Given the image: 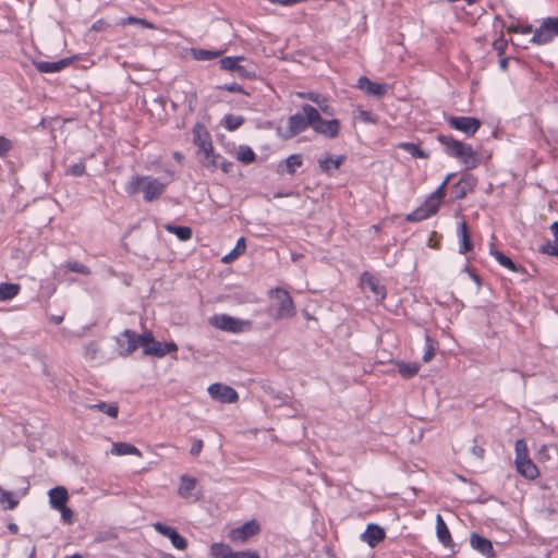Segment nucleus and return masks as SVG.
I'll return each mask as SVG.
<instances>
[{
  "mask_svg": "<svg viewBox=\"0 0 558 558\" xmlns=\"http://www.w3.org/2000/svg\"><path fill=\"white\" fill-rule=\"evenodd\" d=\"M178 345L174 342H162L155 340L153 344L146 345L143 350L144 355H151L155 357H163L171 352H177Z\"/></svg>",
  "mask_w": 558,
  "mask_h": 558,
  "instance_id": "nucleus-18",
  "label": "nucleus"
},
{
  "mask_svg": "<svg viewBox=\"0 0 558 558\" xmlns=\"http://www.w3.org/2000/svg\"><path fill=\"white\" fill-rule=\"evenodd\" d=\"M539 252L551 256H558V247L556 244L551 243H546L542 245Z\"/></svg>",
  "mask_w": 558,
  "mask_h": 558,
  "instance_id": "nucleus-54",
  "label": "nucleus"
},
{
  "mask_svg": "<svg viewBox=\"0 0 558 558\" xmlns=\"http://www.w3.org/2000/svg\"><path fill=\"white\" fill-rule=\"evenodd\" d=\"M209 324L220 330L238 333L243 331V327L251 323L227 314H216L209 318Z\"/></svg>",
  "mask_w": 558,
  "mask_h": 558,
  "instance_id": "nucleus-8",
  "label": "nucleus"
},
{
  "mask_svg": "<svg viewBox=\"0 0 558 558\" xmlns=\"http://www.w3.org/2000/svg\"><path fill=\"white\" fill-rule=\"evenodd\" d=\"M299 95H300V97L306 98V99L315 102V106H318L319 110L324 114H326V116L335 114L333 107L329 105L328 99L325 96H323L318 93H313V92L300 93Z\"/></svg>",
  "mask_w": 558,
  "mask_h": 558,
  "instance_id": "nucleus-23",
  "label": "nucleus"
},
{
  "mask_svg": "<svg viewBox=\"0 0 558 558\" xmlns=\"http://www.w3.org/2000/svg\"><path fill=\"white\" fill-rule=\"evenodd\" d=\"M85 171H86L85 163L83 161H80L77 163L71 165L66 169V174L72 175V177H82L85 173Z\"/></svg>",
  "mask_w": 558,
  "mask_h": 558,
  "instance_id": "nucleus-47",
  "label": "nucleus"
},
{
  "mask_svg": "<svg viewBox=\"0 0 558 558\" xmlns=\"http://www.w3.org/2000/svg\"><path fill=\"white\" fill-rule=\"evenodd\" d=\"M196 487V478L184 474L180 477V485L178 488V495L182 498H189L192 492Z\"/></svg>",
  "mask_w": 558,
  "mask_h": 558,
  "instance_id": "nucleus-29",
  "label": "nucleus"
},
{
  "mask_svg": "<svg viewBox=\"0 0 558 558\" xmlns=\"http://www.w3.org/2000/svg\"><path fill=\"white\" fill-rule=\"evenodd\" d=\"M61 512V518L65 523H72L73 522V511L64 506V508L58 509Z\"/></svg>",
  "mask_w": 558,
  "mask_h": 558,
  "instance_id": "nucleus-55",
  "label": "nucleus"
},
{
  "mask_svg": "<svg viewBox=\"0 0 558 558\" xmlns=\"http://www.w3.org/2000/svg\"><path fill=\"white\" fill-rule=\"evenodd\" d=\"M235 72L239 74L241 78L245 80H255L257 76L256 70L252 64L246 66L239 63Z\"/></svg>",
  "mask_w": 558,
  "mask_h": 558,
  "instance_id": "nucleus-42",
  "label": "nucleus"
},
{
  "mask_svg": "<svg viewBox=\"0 0 558 558\" xmlns=\"http://www.w3.org/2000/svg\"><path fill=\"white\" fill-rule=\"evenodd\" d=\"M457 236L459 242V252L461 254H466L473 250L471 233L465 221H461L458 225Z\"/></svg>",
  "mask_w": 558,
  "mask_h": 558,
  "instance_id": "nucleus-22",
  "label": "nucleus"
},
{
  "mask_svg": "<svg viewBox=\"0 0 558 558\" xmlns=\"http://www.w3.org/2000/svg\"><path fill=\"white\" fill-rule=\"evenodd\" d=\"M436 533H437V537H438L439 542L444 546L449 547L452 545V538H451L450 532L440 514H437V517H436Z\"/></svg>",
  "mask_w": 558,
  "mask_h": 558,
  "instance_id": "nucleus-28",
  "label": "nucleus"
},
{
  "mask_svg": "<svg viewBox=\"0 0 558 558\" xmlns=\"http://www.w3.org/2000/svg\"><path fill=\"white\" fill-rule=\"evenodd\" d=\"M211 558H260L256 551H234L230 545L225 543H213L209 548Z\"/></svg>",
  "mask_w": 558,
  "mask_h": 558,
  "instance_id": "nucleus-9",
  "label": "nucleus"
},
{
  "mask_svg": "<svg viewBox=\"0 0 558 558\" xmlns=\"http://www.w3.org/2000/svg\"><path fill=\"white\" fill-rule=\"evenodd\" d=\"M203 447H204V442H203V440H202V439H197V440H195V441L192 444V447H191V449H190V453H191V456H193V457H197V456L201 453V451H202Z\"/></svg>",
  "mask_w": 558,
  "mask_h": 558,
  "instance_id": "nucleus-56",
  "label": "nucleus"
},
{
  "mask_svg": "<svg viewBox=\"0 0 558 558\" xmlns=\"http://www.w3.org/2000/svg\"><path fill=\"white\" fill-rule=\"evenodd\" d=\"M12 149V142L0 135V157L7 156V154Z\"/></svg>",
  "mask_w": 558,
  "mask_h": 558,
  "instance_id": "nucleus-51",
  "label": "nucleus"
},
{
  "mask_svg": "<svg viewBox=\"0 0 558 558\" xmlns=\"http://www.w3.org/2000/svg\"><path fill=\"white\" fill-rule=\"evenodd\" d=\"M268 299L271 301L265 312L272 320H281L292 318L296 315L294 301L283 288L276 287L268 291Z\"/></svg>",
  "mask_w": 558,
  "mask_h": 558,
  "instance_id": "nucleus-1",
  "label": "nucleus"
},
{
  "mask_svg": "<svg viewBox=\"0 0 558 558\" xmlns=\"http://www.w3.org/2000/svg\"><path fill=\"white\" fill-rule=\"evenodd\" d=\"M303 165V157L301 154H292L282 160L277 168V172L281 174L283 171L290 175L295 174L296 168Z\"/></svg>",
  "mask_w": 558,
  "mask_h": 558,
  "instance_id": "nucleus-24",
  "label": "nucleus"
},
{
  "mask_svg": "<svg viewBox=\"0 0 558 558\" xmlns=\"http://www.w3.org/2000/svg\"><path fill=\"white\" fill-rule=\"evenodd\" d=\"M203 165L206 168H219L225 173H230L234 167L232 161H229L221 155L215 153H213L210 158L203 160Z\"/></svg>",
  "mask_w": 558,
  "mask_h": 558,
  "instance_id": "nucleus-26",
  "label": "nucleus"
},
{
  "mask_svg": "<svg viewBox=\"0 0 558 558\" xmlns=\"http://www.w3.org/2000/svg\"><path fill=\"white\" fill-rule=\"evenodd\" d=\"M438 240L439 238L434 234L433 238H430L427 242V244L430 246V247H436L437 246V243H438Z\"/></svg>",
  "mask_w": 558,
  "mask_h": 558,
  "instance_id": "nucleus-64",
  "label": "nucleus"
},
{
  "mask_svg": "<svg viewBox=\"0 0 558 558\" xmlns=\"http://www.w3.org/2000/svg\"><path fill=\"white\" fill-rule=\"evenodd\" d=\"M356 87L364 90L368 96L381 97L388 90L387 84L372 82L367 76H360Z\"/></svg>",
  "mask_w": 558,
  "mask_h": 558,
  "instance_id": "nucleus-17",
  "label": "nucleus"
},
{
  "mask_svg": "<svg viewBox=\"0 0 558 558\" xmlns=\"http://www.w3.org/2000/svg\"><path fill=\"white\" fill-rule=\"evenodd\" d=\"M218 88L222 89V90L230 92V93H241L244 95H250L247 92L244 90V88L240 84H238L235 82L220 85V86H218Z\"/></svg>",
  "mask_w": 558,
  "mask_h": 558,
  "instance_id": "nucleus-48",
  "label": "nucleus"
},
{
  "mask_svg": "<svg viewBox=\"0 0 558 558\" xmlns=\"http://www.w3.org/2000/svg\"><path fill=\"white\" fill-rule=\"evenodd\" d=\"M90 410H97L99 412H102L107 414L110 417L116 418L119 413V407L116 402L112 403H106L105 401H99L95 404L88 405Z\"/></svg>",
  "mask_w": 558,
  "mask_h": 558,
  "instance_id": "nucleus-33",
  "label": "nucleus"
},
{
  "mask_svg": "<svg viewBox=\"0 0 558 558\" xmlns=\"http://www.w3.org/2000/svg\"><path fill=\"white\" fill-rule=\"evenodd\" d=\"M168 183L150 175H133L125 184L124 191L129 196H134L142 191L144 201L149 203L163 194Z\"/></svg>",
  "mask_w": 558,
  "mask_h": 558,
  "instance_id": "nucleus-2",
  "label": "nucleus"
},
{
  "mask_svg": "<svg viewBox=\"0 0 558 558\" xmlns=\"http://www.w3.org/2000/svg\"><path fill=\"white\" fill-rule=\"evenodd\" d=\"M408 221H418V208L414 209L407 216Z\"/></svg>",
  "mask_w": 558,
  "mask_h": 558,
  "instance_id": "nucleus-62",
  "label": "nucleus"
},
{
  "mask_svg": "<svg viewBox=\"0 0 558 558\" xmlns=\"http://www.w3.org/2000/svg\"><path fill=\"white\" fill-rule=\"evenodd\" d=\"M193 142L199 151L204 154V160L210 158L214 153L211 137L208 131L199 123H196L193 129Z\"/></svg>",
  "mask_w": 558,
  "mask_h": 558,
  "instance_id": "nucleus-13",
  "label": "nucleus"
},
{
  "mask_svg": "<svg viewBox=\"0 0 558 558\" xmlns=\"http://www.w3.org/2000/svg\"><path fill=\"white\" fill-rule=\"evenodd\" d=\"M245 60H246V58L243 56L223 57L219 60V65H220V69H222V70L235 72L238 64L241 61H245Z\"/></svg>",
  "mask_w": 558,
  "mask_h": 558,
  "instance_id": "nucleus-38",
  "label": "nucleus"
},
{
  "mask_svg": "<svg viewBox=\"0 0 558 558\" xmlns=\"http://www.w3.org/2000/svg\"><path fill=\"white\" fill-rule=\"evenodd\" d=\"M539 459L549 460L548 447L543 445L538 451Z\"/></svg>",
  "mask_w": 558,
  "mask_h": 558,
  "instance_id": "nucleus-59",
  "label": "nucleus"
},
{
  "mask_svg": "<svg viewBox=\"0 0 558 558\" xmlns=\"http://www.w3.org/2000/svg\"><path fill=\"white\" fill-rule=\"evenodd\" d=\"M558 37V17L545 19L538 28L534 31L532 41L537 45H545Z\"/></svg>",
  "mask_w": 558,
  "mask_h": 558,
  "instance_id": "nucleus-7",
  "label": "nucleus"
},
{
  "mask_svg": "<svg viewBox=\"0 0 558 558\" xmlns=\"http://www.w3.org/2000/svg\"><path fill=\"white\" fill-rule=\"evenodd\" d=\"M318 119V109L312 105L304 104L300 111L289 117L287 129L280 135L283 140H290L304 132L307 128L313 129L315 121Z\"/></svg>",
  "mask_w": 558,
  "mask_h": 558,
  "instance_id": "nucleus-3",
  "label": "nucleus"
},
{
  "mask_svg": "<svg viewBox=\"0 0 558 558\" xmlns=\"http://www.w3.org/2000/svg\"><path fill=\"white\" fill-rule=\"evenodd\" d=\"M109 26L110 25L105 20L100 19L93 23L90 29L95 32H102L106 31Z\"/></svg>",
  "mask_w": 558,
  "mask_h": 558,
  "instance_id": "nucleus-57",
  "label": "nucleus"
},
{
  "mask_svg": "<svg viewBox=\"0 0 558 558\" xmlns=\"http://www.w3.org/2000/svg\"><path fill=\"white\" fill-rule=\"evenodd\" d=\"M453 177V173H449L444 182L437 187L435 192H433L425 201L423 206H421V219L428 218L437 213L439 206L442 203L445 197V190L448 182Z\"/></svg>",
  "mask_w": 558,
  "mask_h": 558,
  "instance_id": "nucleus-6",
  "label": "nucleus"
},
{
  "mask_svg": "<svg viewBox=\"0 0 558 558\" xmlns=\"http://www.w3.org/2000/svg\"><path fill=\"white\" fill-rule=\"evenodd\" d=\"M550 230H551V232H553V234L555 236L556 243L558 244V222L557 221L551 223Z\"/></svg>",
  "mask_w": 558,
  "mask_h": 558,
  "instance_id": "nucleus-63",
  "label": "nucleus"
},
{
  "mask_svg": "<svg viewBox=\"0 0 558 558\" xmlns=\"http://www.w3.org/2000/svg\"><path fill=\"white\" fill-rule=\"evenodd\" d=\"M116 343L118 354L122 357L131 355L138 349L136 332L131 329H125L119 336H117Z\"/></svg>",
  "mask_w": 558,
  "mask_h": 558,
  "instance_id": "nucleus-11",
  "label": "nucleus"
},
{
  "mask_svg": "<svg viewBox=\"0 0 558 558\" xmlns=\"http://www.w3.org/2000/svg\"><path fill=\"white\" fill-rule=\"evenodd\" d=\"M64 319L63 315H51L49 320L56 325H60Z\"/></svg>",
  "mask_w": 558,
  "mask_h": 558,
  "instance_id": "nucleus-61",
  "label": "nucleus"
},
{
  "mask_svg": "<svg viewBox=\"0 0 558 558\" xmlns=\"http://www.w3.org/2000/svg\"><path fill=\"white\" fill-rule=\"evenodd\" d=\"M341 129L338 119L324 120L319 114V119L315 121L313 131L317 134L324 135L328 138H335L339 135Z\"/></svg>",
  "mask_w": 558,
  "mask_h": 558,
  "instance_id": "nucleus-16",
  "label": "nucleus"
},
{
  "mask_svg": "<svg viewBox=\"0 0 558 558\" xmlns=\"http://www.w3.org/2000/svg\"><path fill=\"white\" fill-rule=\"evenodd\" d=\"M123 24H140L145 28H154L153 23L148 22L145 19H140L135 16H129L124 20Z\"/></svg>",
  "mask_w": 558,
  "mask_h": 558,
  "instance_id": "nucleus-50",
  "label": "nucleus"
},
{
  "mask_svg": "<svg viewBox=\"0 0 558 558\" xmlns=\"http://www.w3.org/2000/svg\"><path fill=\"white\" fill-rule=\"evenodd\" d=\"M84 352V356L88 360H95L99 353V345L97 344V342L95 341H90L86 344H84V348H83Z\"/></svg>",
  "mask_w": 558,
  "mask_h": 558,
  "instance_id": "nucleus-44",
  "label": "nucleus"
},
{
  "mask_svg": "<svg viewBox=\"0 0 558 558\" xmlns=\"http://www.w3.org/2000/svg\"><path fill=\"white\" fill-rule=\"evenodd\" d=\"M514 451V464L518 473L527 480L537 478L539 476V470L530 458L527 445L523 439H518L515 441Z\"/></svg>",
  "mask_w": 558,
  "mask_h": 558,
  "instance_id": "nucleus-5",
  "label": "nucleus"
},
{
  "mask_svg": "<svg viewBox=\"0 0 558 558\" xmlns=\"http://www.w3.org/2000/svg\"><path fill=\"white\" fill-rule=\"evenodd\" d=\"M62 267L71 272H77L84 276L90 275V269L86 265L77 260L65 262L64 264H62Z\"/></svg>",
  "mask_w": 558,
  "mask_h": 558,
  "instance_id": "nucleus-40",
  "label": "nucleus"
},
{
  "mask_svg": "<svg viewBox=\"0 0 558 558\" xmlns=\"http://www.w3.org/2000/svg\"><path fill=\"white\" fill-rule=\"evenodd\" d=\"M490 254L497 259V262L501 266H504L510 270H515V266H514L513 262L509 257L504 255L501 252L492 250Z\"/></svg>",
  "mask_w": 558,
  "mask_h": 558,
  "instance_id": "nucleus-43",
  "label": "nucleus"
},
{
  "mask_svg": "<svg viewBox=\"0 0 558 558\" xmlns=\"http://www.w3.org/2000/svg\"><path fill=\"white\" fill-rule=\"evenodd\" d=\"M398 372L399 374L408 379L414 377L418 373V365L416 363H398Z\"/></svg>",
  "mask_w": 558,
  "mask_h": 558,
  "instance_id": "nucleus-39",
  "label": "nucleus"
},
{
  "mask_svg": "<svg viewBox=\"0 0 558 558\" xmlns=\"http://www.w3.org/2000/svg\"><path fill=\"white\" fill-rule=\"evenodd\" d=\"M448 124L468 136H473L481 128V121L473 117H450Z\"/></svg>",
  "mask_w": 558,
  "mask_h": 558,
  "instance_id": "nucleus-14",
  "label": "nucleus"
},
{
  "mask_svg": "<svg viewBox=\"0 0 558 558\" xmlns=\"http://www.w3.org/2000/svg\"><path fill=\"white\" fill-rule=\"evenodd\" d=\"M236 159L245 165H250L256 160V154L247 145H241L236 151Z\"/></svg>",
  "mask_w": 558,
  "mask_h": 558,
  "instance_id": "nucleus-36",
  "label": "nucleus"
},
{
  "mask_svg": "<svg viewBox=\"0 0 558 558\" xmlns=\"http://www.w3.org/2000/svg\"><path fill=\"white\" fill-rule=\"evenodd\" d=\"M153 527L162 536L168 537L174 548L184 550L187 547L186 538L183 537L174 527L169 526L162 522L154 523Z\"/></svg>",
  "mask_w": 558,
  "mask_h": 558,
  "instance_id": "nucleus-15",
  "label": "nucleus"
},
{
  "mask_svg": "<svg viewBox=\"0 0 558 558\" xmlns=\"http://www.w3.org/2000/svg\"><path fill=\"white\" fill-rule=\"evenodd\" d=\"M112 452L118 456L133 454L141 457L142 452L138 448L129 442H116L112 447Z\"/></svg>",
  "mask_w": 558,
  "mask_h": 558,
  "instance_id": "nucleus-34",
  "label": "nucleus"
},
{
  "mask_svg": "<svg viewBox=\"0 0 558 558\" xmlns=\"http://www.w3.org/2000/svg\"><path fill=\"white\" fill-rule=\"evenodd\" d=\"M246 250L245 238L241 236L233 250L221 258L225 264H230L235 260L240 255L244 254Z\"/></svg>",
  "mask_w": 558,
  "mask_h": 558,
  "instance_id": "nucleus-32",
  "label": "nucleus"
},
{
  "mask_svg": "<svg viewBox=\"0 0 558 558\" xmlns=\"http://www.w3.org/2000/svg\"><path fill=\"white\" fill-rule=\"evenodd\" d=\"M0 502L1 504L8 502L7 509H10V510L14 509L19 504V501L13 497V494L8 490H1Z\"/></svg>",
  "mask_w": 558,
  "mask_h": 558,
  "instance_id": "nucleus-46",
  "label": "nucleus"
},
{
  "mask_svg": "<svg viewBox=\"0 0 558 558\" xmlns=\"http://www.w3.org/2000/svg\"><path fill=\"white\" fill-rule=\"evenodd\" d=\"M446 153L459 160L466 169H475L480 165V155L473 149L470 144L460 142L452 137H445L441 140Z\"/></svg>",
  "mask_w": 558,
  "mask_h": 558,
  "instance_id": "nucleus-4",
  "label": "nucleus"
},
{
  "mask_svg": "<svg viewBox=\"0 0 558 558\" xmlns=\"http://www.w3.org/2000/svg\"><path fill=\"white\" fill-rule=\"evenodd\" d=\"M360 118L364 122H373L372 113L369 111L362 110L360 112Z\"/></svg>",
  "mask_w": 558,
  "mask_h": 558,
  "instance_id": "nucleus-60",
  "label": "nucleus"
},
{
  "mask_svg": "<svg viewBox=\"0 0 558 558\" xmlns=\"http://www.w3.org/2000/svg\"><path fill=\"white\" fill-rule=\"evenodd\" d=\"M136 341L138 348L142 347L144 350L146 345H150L154 343L155 338L151 331H146L142 335L136 333Z\"/></svg>",
  "mask_w": 558,
  "mask_h": 558,
  "instance_id": "nucleus-45",
  "label": "nucleus"
},
{
  "mask_svg": "<svg viewBox=\"0 0 558 558\" xmlns=\"http://www.w3.org/2000/svg\"><path fill=\"white\" fill-rule=\"evenodd\" d=\"M386 537L385 530L374 523H369L362 533L361 538L371 547H376Z\"/></svg>",
  "mask_w": 558,
  "mask_h": 558,
  "instance_id": "nucleus-20",
  "label": "nucleus"
},
{
  "mask_svg": "<svg viewBox=\"0 0 558 558\" xmlns=\"http://www.w3.org/2000/svg\"><path fill=\"white\" fill-rule=\"evenodd\" d=\"M244 121L245 119L242 116L227 114L223 119V125L228 131H235L244 123Z\"/></svg>",
  "mask_w": 558,
  "mask_h": 558,
  "instance_id": "nucleus-41",
  "label": "nucleus"
},
{
  "mask_svg": "<svg viewBox=\"0 0 558 558\" xmlns=\"http://www.w3.org/2000/svg\"><path fill=\"white\" fill-rule=\"evenodd\" d=\"M184 102L186 104L187 111L190 113L194 112L196 105H197V95L195 92H192L190 94H185Z\"/></svg>",
  "mask_w": 558,
  "mask_h": 558,
  "instance_id": "nucleus-49",
  "label": "nucleus"
},
{
  "mask_svg": "<svg viewBox=\"0 0 558 558\" xmlns=\"http://www.w3.org/2000/svg\"><path fill=\"white\" fill-rule=\"evenodd\" d=\"M223 53L222 50L192 49V54L196 60L207 61L214 60Z\"/></svg>",
  "mask_w": 558,
  "mask_h": 558,
  "instance_id": "nucleus-37",
  "label": "nucleus"
},
{
  "mask_svg": "<svg viewBox=\"0 0 558 558\" xmlns=\"http://www.w3.org/2000/svg\"><path fill=\"white\" fill-rule=\"evenodd\" d=\"M49 502L51 508L53 509H61L64 508L68 499H69V493L66 488L62 486L53 487L49 490Z\"/></svg>",
  "mask_w": 558,
  "mask_h": 558,
  "instance_id": "nucleus-27",
  "label": "nucleus"
},
{
  "mask_svg": "<svg viewBox=\"0 0 558 558\" xmlns=\"http://www.w3.org/2000/svg\"><path fill=\"white\" fill-rule=\"evenodd\" d=\"M207 391L211 399L221 403H234L239 400L236 390L221 383L211 384Z\"/></svg>",
  "mask_w": 558,
  "mask_h": 558,
  "instance_id": "nucleus-12",
  "label": "nucleus"
},
{
  "mask_svg": "<svg viewBox=\"0 0 558 558\" xmlns=\"http://www.w3.org/2000/svg\"><path fill=\"white\" fill-rule=\"evenodd\" d=\"M165 229L174 234L180 241H189L193 236V231L191 227L187 226H175L171 223L165 225Z\"/></svg>",
  "mask_w": 558,
  "mask_h": 558,
  "instance_id": "nucleus-31",
  "label": "nucleus"
},
{
  "mask_svg": "<svg viewBox=\"0 0 558 558\" xmlns=\"http://www.w3.org/2000/svg\"><path fill=\"white\" fill-rule=\"evenodd\" d=\"M399 147L408 150L414 158H418V143H401Z\"/></svg>",
  "mask_w": 558,
  "mask_h": 558,
  "instance_id": "nucleus-53",
  "label": "nucleus"
},
{
  "mask_svg": "<svg viewBox=\"0 0 558 558\" xmlns=\"http://www.w3.org/2000/svg\"><path fill=\"white\" fill-rule=\"evenodd\" d=\"M20 289L21 287L16 283H0V301H8L15 298L19 294Z\"/></svg>",
  "mask_w": 558,
  "mask_h": 558,
  "instance_id": "nucleus-35",
  "label": "nucleus"
},
{
  "mask_svg": "<svg viewBox=\"0 0 558 558\" xmlns=\"http://www.w3.org/2000/svg\"><path fill=\"white\" fill-rule=\"evenodd\" d=\"M470 544L473 549L480 551L486 557L494 556L493 544L489 539L482 537L481 535L474 533L470 537Z\"/></svg>",
  "mask_w": 558,
  "mask_h": 558,
  "instance_id": "nucleus-25",
  "label": "nucleus"
},
{
  "mask_svg": "<svg viewBox=\"0 0 558 558\" xmlns=\"http://www.w3.org/2000/svg\"><path fill=\"white\" fill-rule=\"evenodd\" d=\"M260 532V524L253 519L241 526L234 527L229 532V538L233 543H246L251 537Z\"/></svg>",
  "mask_w": 558,
  "mask_h": 558,
  "instance_id": "nucleus-10",
  "label": "nucleus"
},
{
  "mask_svg": "<svg viewBox=\"0 0 558 558\" xmlns=\"http://www.w3.org/2000/svg\"><path fill=\"white\" fill-rule=\"evenodd\" d=\"M72 62V58H63L56 62L34 61L35 69L40 73H57L65 69Z\"/></svg>",
  "mask_w": 558,
  "mask_h": 558,
  "instance_id": "nucleus-21",
  "label": "nucleus"
},
{
  "mask_svg": "<svg viewBox=\"0 0 558 558\" xmlns=\"http://www.w3.org/2000/svg\"><path fill=\"white\" fill-rule=\"evenodd\" d=\"M435 351H436V348H435L433 341L427 337L426 338V350H425L423 360L425 362L430 361L435 355Z\"/></svg>",
  "mask_w": 558,
  "mask_h": 558,
  "instance_id": "nucleus-52",
  "label": "nucleus"
},
{
  "mask_svg": "<svg viewBox=\"0 0 558 558\" xmlns=\"http://www.w3.org/2000/svg\"><path fill=\"white\" fill-rule=\"evenodd\" d=\"M345 156L339 155L336 157L326 156L324 159L318 160L319 168L323 172H329L331 169H339L344 162Z\"/></svg>",
  "mask_w": 558,
  "mask_h": 558,
  "instance_id": "nucleus-30",
  "label": "nucleus"
},
{
  "mask_svg": "<svg viewBox=\"0 0 558 558\" xmlns=\"http://www.w3.org/2000/svg\"><path fill=\"white\" fill-rule=\"evenodd\" d=\"M362 284L369 289L377 301H381L386 298V288L380 283V280L372 274L365 271L362 275Z\"/></svg>",
  "mask_w": 558,
  "mask_h": 558,
  "instance_id": "nucleus-19",
  "label": "nucleus"
},
{
  "mask_svg": "<svg viewBox=\"0 0 558 558\" xmlns=\"http://www.w3.org/2000/svg\"><path fill=\"white\" fill-rule=\"evenodd\" d=\"M509 32L530 34L532 32L531 25L520 26V25H511L508 28Z\"/></svg>",
  "mask_w": 558,
  "mask_h": 558,
  "instance_id": "nucleus-58",
  "label": "nucleus"
}]
</instances>
